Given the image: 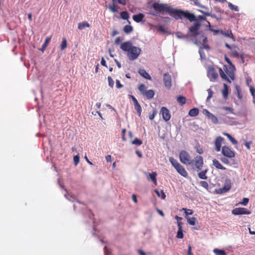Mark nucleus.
Returning a JSON list of instances; mask_svg holds the SVG:
<instances>
[{
	"label": "nucleus",
	"mask_w": 255,
	"mask_h": 255,
	"mask_svg": "<svg viewBox=\"0 0 255 255\" xmlns=\"http://www.w3.org/2000/svg\"><path fill=\"white\" fill-rule=\"evenodd\" d=\"M163 83L164 84V86L166 88L168 89H170L172 84H171V78L170 75L168 73H166L163 75Z\"/></svg>",
	"instance_id": "obj_9"
},
{
	"label": "nucleus",
	"mask_w": 255,
	"mask_h": 255,
	"mask_svg": "<svg viewBox=\"0 0 255 255\" xmlns=\"http://www.w3.org/2000/svg\"><path fill=\"white\" fill-rule=\"evenodd\" d=\"M156 113H157L156 111H154L152 113V114H150V115H149V119L150 120H152L154 118V117H155V115H156Z\"/></svg>",
	"instance_id": "obj_51"
},
{
	"label": "nucleus",
	"mask_w": 255,
	"mask_h": 255,
	"mask_svg": "<svg viewBox=\"0 0 255 255\" xmlns=\"http://www.w3.org/2000/svg\"><path fill=\"white\" fill-rule=\"evenodd\" d=\"M249 201V200L248 198H243V201L241 202V204L246 206L248 203Z\"/></svg>",
	"instance_id": "obj_52"
},
{
	"label": "nucleus",
	"mask_w": 255,
	"mask_h": 255,
	"mask_svg": "<svg viewBox=\"0 0 255 255\" xmlns=\"http://www.w3.org/2000/svg\"><path fill=\"white\" fill-rule=\"evenodd\" d=\"M203 113L209 119H210L213 124H217L218 123V120L217 118L214 116L213 114L210 113L208 110L204 109L203 111Z\"/></svg>",
	"instance_id": "obj_11"
},
{
	"label": "nucleus",
	"mask_w": 255,
	"mask_h": 255,
	"mask_svg": "<svg viewBox=\"0 0 255 255\" xmlns=\"http://www.w3.org/2000/svg\"><path fill=\"white\" fill-rule=\"evenodd\" d=\"M207 74L210 81L213 82L215 81L218 77V74L213 67L208 68Z\"/></svg>",
	"instance_id": "obj_7"
},
{
	"label": "nucleus",
	"mask_w": 255,
	"mask_h": 255,
	"mask_svg": "<svg viewBox=\"0 0 255 255\" xmlns=\"http://www.w3.org/2000/svg\"><path fill=\"white\" fill-rule=\"evenodd\" d=\"M223 134L224 135H226L230 140H231V139L233 138V137L228 133L223 132Z\"/></svg>",
	"instance_id": "obj_60"
},
{
	"label": "nucleus",
	"mask_w": 255,
	"mask_h": 255,
	"mask_svg": "<svg viewBox=\"0 0 255 255\" xmlns=\"http://www.w3.org/2000/svg\"><path fill=\"white\" fill-rule=\"evenodd\" d=\"M131 98L132 100L134 105L138 103V101H137V99L133 96H131Z\"/></svg>",
	"instance_id": "obj_64"
},
{
	"label": "nucleus",
	"mask_w": 255,
	"mask_h": 255,
	"mask_svg": "<svg viewBox=\"0 0 255 255\" xmlns=\"http://www.w3.org/2000/svg\"><path fill=\"white\" fill-rule=\"evenodd\" d=\"M250 92H251L252 96L254 98L255 97V88L251 86L250 87Z\"/></svg>",
	"instance_id": "obj_49"
},
{
	"label": "nucleus",
	"mask_w": 255,
	"mask_h": 255,
	"mask_svg": "<svg viewBox=\"0 0 255 255\" xmlns=\"http://www.w3.org/2000/svg\"><path fill=\"white\" fill-rule=\"evenodd\" d=\"M199 111L198 108H194L191 109L188 113V115L192 117H195L199 114Z\"/></svg>",
	"instance_id": "obj_24"
},
{
	"label": "nucleus",
	"mask_w": 255,
	"mask_h": 255,
	"mask_svg": "<svg viewBox=\"0 0 255 255\" xmlns=\"http://www.w3.org/2000/svg\"><path fill=\"white\" fill-rule=\"evenodd\" d=\"M207 169L202 171L198 173V176L200 178L202 179H206L207 178L206 173L207 172Z\"/></svg>",
	"instance_id": "obj_32"
},
{
	"label": "nucleus",
	"mask_w": 255,
	"mask_h": 255,
	"mask_svg": "<svg viewBox=\"0 0 255 255\" xmlns=\"http://www.w3.org/2000/svg\"><path fill=\"white\" fill-rule=\"evenodd\" d=\"M67 40H66V38L65 37H63L62 38V42L60 44V49L61 50H63L64 49H65L66 47H67Z\"/></svg>",
	"instance_id": "obj_30"
},
{
	"label": "nucleus",
	"mask_w": 255,
	"mask_h": 255,
	"mask_svg": "<svg viewBox=\"0 0 255 255\" xmlns=\"http://www.w3.org/2000/svg\"><path fill=\"white\" fill-rule=\"evenodd\" d=\"M154 94L155 93L153 90H149L144 92L143 96L146 97L148 99H151L153 98Z\"/></svg>",
	"instance_id": "obj_22"
},
{
	"label": "nucleus",
	"mask_w": 255,
	"mask_h": 255,
	"mask_svg": "<svg viewBox=\"0 0 255 255\" xmlns=\"http://www.w3.org/2000/svg\"><path fill=\"white\" fill-rule=\"evenodd\" d=\"M252 141H249V142H246L245 143V146L247 147V148L248 149V150H250L251 147H250V145L252 143Z\"/></svg>",
	"instance_id": "obj_56"
},
{
	"label": "nucleus",
	"mask_w": 255,
	"mask_h": 255,
	"mask_svg": "<svg viewBox=\"0 0 255 255\" xmlns=\"http://www.w3.org/2000/svg\"><path fill=\"white\" fill-rule=\"evenodd\" d=\"M154 192L156 193V195L158 197H160V195H161V199H164L165 198L166 195L163 190H161L160 191H159L158 190L155 189L154 190Z\"/></svg>",
	"instance_id": "obj_31"
},
{
	"label": "nucleus",
	"mask_w": 255,
	"mask_h": 255,
	"mask_svg": "<svg viewBox=\"0 0 255 255\" xmlns=\"http://www.w3.org/2000/svg\"><path fill=\"white\" fill-rule=\"evenodd\" d=\"M200 26V24L198 22H196L189 28V32L191 36L195 37L198 34Z\"/></svg>",
	"instance_id": "obj_13"
},
{
	"label": "nucleus",
	"mask_w": 255,
	"mask_h": 255,
	"mask_svg": "<svg viewBox=\"0 0 255 255\" xmlns=\"http://www.w3.org/2000/svg\"><path fill=\"white\" fill-rule=\"evenodd\" d=\"M182 223L178 222V232L177 233L176 237L179 239H182L183 238V234L182 227Z\"/></svg>",
	"instance_id": "obj_17"
},
{
	"label": "nucleus",
	"mask_w": 255,
	"mask_h": 255,
	"mask_svg": "<svg viewBox=\"0 0 255 255\" xmlns=\"http://www.w3.org/2000/svg\"><path fill=\"white\" fill-rule=\"evenodd\" d=\"M194 164L198 170H201L203 165V158L201 156H197L195 158Z\"/></svg>",
	"instance_id": "obj_15"
},
{
	"label": "nucleus",
	"mask_w": 255,
	"mask_h": 255,
	"mask_svg": "<svg viewBox=\"0 0 255 255\" xmlns=\"http://www.w3.org/2000/svg\"><path fill=\"white\" fill-rule=\"evenodd\" d=\"M180 161L186 165H191L193 163V160L189 154L185 150H181L179 153Z\"/></svg>",
	"instance_id": "obj_5"
},
{
	"label": "nucleus",
	"mask_w": 255,
	"mask_h": 255,
	"mask_svg": "<svg viewBox=\"0 0 255 255\" xmlns=\"http://www.w3.org/2000/svg\"><path fill=\"white\" fill-rule=\"evenodd\" d=\"M90 24L87 21H83L80 22L78 25V28L80 30H82L85 27H89Z\"/></svg>",
	"instance_id": "obj_25"
},
{
	"label": "nucleus",
	"mask_w": 255,
	"mask_h": 255,
	"mask_svg": "<svg viewBox=\"0 0 255 255\" xmlns=\"http://www.w3.org/2000/svg\"><path fill=\"white\" fill-rule=\"evenodd\" d=\"M202 37L203 38V43H202L203 48H205L207 50H209L210 49L209 46L208 44H206V43L207 41V38L206 37H204V36H202Z\"/></svg>",
	"instance_id": "obj_33"
},
{
	"label": "nucleus",
	"mask_w": 255,
	"mask_h": 255,
	"mask_svg": "<svg viewBox=\"0 0 255 255\" xmlns=\"http://www.w3.org/2000/svg\"><path fill=\"white\" fill-rule=\"evenodd\" d=\"M156 175L157 174L155 172H152V173H148L147 175L148 179L151 180L155 185L157 184Z\"/></svg>",
	"instance_id": "obj_20"
},
{
	"label": "nucleus",
	"mask_w": 255,
	"mask_h": 255,
	"mask_svg": "<svg viewBox=\"0 0 255 255\" xmlns=\"http://www.w3.org/2000/svg\"><path fill=\"white\" fill-rule=\"evenodd\" d=\"M160 113L162 114V118L166 122L168 121L171 118L169 111L165 107H162Z\"/></svg>",
	"instance_id": "obj_12"
},
{
	"label": "nucleus",
	"mask_w": 255,
	"mask_h": 255,
	"mask_svg": "<svg viewBox=\"0 0 255 255\" xmlns=\"http://www.w3.org/2000/svg\"><path fill=\"white\" fill-rule=\"evenodd\" d=\"M144 15L143 14L140 13L137 14L133 15L132 16L133 19L136 22H140L142 21Z\"/></svg>",
	"instance_id": "obj_21"
},
{
	"label": "nucleus",
	"mask_w": 255,
	"mask_h": 255,
	"mask_svg": "<svg viewBox=\"0 0 255 255\" xmlns=\"http://www.w3.org/2000/svg\"><path fill=\"white\" fill-rule=\"evenodd\" d=\"M134 109L137 111V113L138 116H140L142 109H141V107L140 106V105L139 104V103H138L134 105Z\"/></svg>",
	"instance_id": "obj_34"
},
{
	"label": "nucleus",
	"mask_w": 255,
	"mask_h": 255,
	"mask_svg": "<svg viewBox=\"0 0 255 255\" xmlns=\"http://www.w3.org/2000/svg\"><path fill=\"white\" fill-rule=\"evenodd\" d=\"M118 3L125 5L127 4L126 0H118L117 1Z\"/></svg>",
	"instance_id": "obj_55"
},
{
	"label": "nucleus",
	"mask_w": 255,
	"mask_h": 255,
	"mask_svg": "<svg viewBox=\"0 0 255 255\" xmlns=\"http://www.w3.org/2000/svg\"><path fill=\"white\" fill-rule=\"evenodd\" d=\"M169 15L176 20L182 19L185 18L190 22L195 21L196 17L194 14L190 13L188 11H184L181 9H174L170 7L168 11Z\"/></svg>",
	"instance_id": "obj_3"
},
{
	"label": "nucleus",
	"mask_w": 255,
	"mask_h": 255,
	"mask_svg": "<svg viewBox=\"0 0 255 255\" xmlns=\"http://www.w3.org/2000/svg\"><path fill=\"white\" fill-rule=\"evenodd\" d=\"M157 30L158 31L162 32V33H166V32H167V30H166L165 27L161 25H159L157 27Z\"/></svg>",
	"instance_id": "obj_45"
},
{
	"label": "nucleus",
	"mask_w": 255,
	"mask_h": 255,
	"mask_svg": "<svg viewBox=\"0 0 255 255\" xmlns=\"http://www.w3.org/2000/svg\"><path fill=\"white\" fill-rule=\"evenodd\" d=\"M131 143L132 144H134V145L139 146L142 144V141L141 139H138L137 138H135L134 140L131 141Z\"/></svg>",
	"instance_id": "obj_36"
},
{
	"label": "nucleus",
	"mask_w": 255,
	"mask_h": 255,
	"mask_svg": "<svg viewBox=\"0 0 255 255\" xmlns=\"http://www.w3.org/2000/svg\"><path fill=\"white\" fill-rule=\"evenodd\" d=\"M182 210L184 211V213L186 215V216H187L189 215H192L193 213V211L191 209H187L186 208H182Z\"/></svg>",
	"instance_id": "obj_42"
},
{
	"label": "nucleus",
	"mask_w": 255,
	"mask_h": 255,
	"mask_svg": "<svg viewBox=\"0 0 255 255\" xmlns=\"http://www.w3.org/2000/svg\"><path fill=\"white\" fill-rule=\"evenodd\" d=\"M177 102L181 105L185 104L186 102V98L183 96H180L177 98Z\"/></svg>",
	"instance_id": "obj_27"
},
{
	"label": "nucleus",
	"mask_w": 255,
	"mask_h": 255,
	"mask_svg": "<svg viewBox=\"0 0 255 255\" xmlns=\"http://www.w3.org/2000/svg\"><path fill=\"white\" fill-rule=\"evenodd\" d=\"M187 254L188 255H193V254L191 252V246L190 245H188Z\"/></svg>",
	"instance_id": "obj_58"
},
{
	"label": "nucleus",
	"mask_w": 255,
	"mask_h": 255,
	"mask_svg": "<svg viewBox=\"0 0 255 255\" xmlns=\"http://www.w3.org/2000/svg\"><path fill=\"white\" fill-rule=\"evenodd\" d=\"M223 134L224 135H226L230 140H231V139L233 138V137L228 133L223 132Z\"/></svg>",
	"instance_id": "obj_62"
},
{
	"label": "nucleus",
	"mask_w": 255,
	"mask_h": 255,
	"mask_svg": "<svg viewBox=\"0 0 255 255\" xmlns=\"http://www.w3.org/2000/svg\"><path fill=\"white\" fill-rule=\"evenodd\" d=\"M132 30V26L128 25H126L124 27V31L126 33H129Z\"/></svg>",
	"instance_id": "obj_39"
},
{
	"label": "nucleus",
	"mask_w": 255,
	"mask_h": 255,
	"mask_svg": "<svg viewBox=\"0 0 255 255\" xmlns=\"http://www.w3.org/2000/svg\"><path fill=\"white\" fill-rule=\"evenodd\" d=\"M132 199L133 200V201L135 203H137V200L136 199V196L135 194H133L132 195Z\"/></svg>",
	"instance_id": "obj_63"
},
{
	"label": "nucleus",
	"mask_w": 255,
	"mask_h": 255,
	"mask_svg": "<svg viewBox=\"0 0 255 255\" xmlns=\"http://www.w3.org/2000/svg\"><path fill=\"white\" fill-rule=\"evenodd\" d=\"M222 153L225 156L229 158L235 157V153L234 151L232 150L229 147L224 146L222 148Z\"/></svg>",
	"instance_id": "obj_8"
},
{
	"label": "nucleus",
	"mask_w": 255,
	"mask_h": 255,
	"mask_svg": "<svg viewBox=\"0 0 255 255\" xmlns=\"http://www.w3.org/2000/svg\"><path fill=\"white\" fill-rule=\"evenodd\" d=\"M225 59L226 61L229 64V66L224 65L223 69L219 68V74L222 79L229 83H231L232 81H234L235 79V71L236 68L228 57L226 56Z\"/></svg>",
	"instance_id": "obj_1"
},
{
	"label": "nucleus",
	"mask_w": 255,
	"mask_h": 255,
	"mask_svg": "<svg viewBox=\"0 0 255 255\" xmlns=\"http://www.w3.org/2000/svg\"><path fill=\"white\" fill-rule=\"evenodd\" d=\"M207 92H208V96L207 98V100L208 101V100H209L213 97V93L212 90L211 89H208Z\"/></svg>",
	"instance_id": "obj_46"
},
{
	"label": "nucleus",
	"mask_w": 255,
	"mask_h": 255,
	"mask_svg": "<svg viewBox=\"0 0 255 255\" xmlns=\"http://www.w3.org/2000/svg\"><path fill=\"white\" fill-rule=\"evenodd\" d=\"M138 90L141 93V94L143 95V94H144V92H145L146 91V87L145 85L143 84H141L138 87Z\"/></svg>",
	"instance_id": "obj_37"
},
{
	"label": "nucleus",
	"mask_w": 255,
	"mask_h": 255,
	"mask_svg": "<svg viewBox=\"0 0 255 255\" xmlns=\"http://www.w3.org/2000/svg\"><path fill=\"white\" fill-rule=\"evenodd\" d=\"M116 83L117 88L120 89L123 87V85L120 83V81L119 80H116Z\"/></svg>",
	"instance_id": "obj_50"
},
{
	"label": "nucleus",
	"mask_w": 255,
	"mask_h": 255,
	"mask_svg": "<svg viewBox=\"0 0 255 255\" xmlns=\"http://www.w3.org/2000/svg\"><path fill=\"white\" fill-rule=\"evenodd\" d=\"M228 6L232 10L238 11L239 10L237 6L233 5L232 3L230 2L228 3Z\"/></svg>",
	"instance_id": "obj_40"
},
{
	"label": "nucleus",
	"mask_w": 255,
	"mask_h": 255,
	"mask_svg": "<svg viewBox=\"0 0 255 255\" xmlns=\"http://www.w3.org/2000/svg\"><path fill=\"white\" fill-rule=\"evenodd\" d=\"M73 159L75 165H77L79 162L80 157L78 155H76L74 156Z\"/></svg>",
	"instance_id": "obj_47"
},
{
	"label": "nucleus",
	"mask_w": 255,
	"mask_h": 255,
	"mask_svg": "<svg viewBox=\"0 0 255 255\" xmlns=\"http://www.w3.org/2000/svg\"><path fill=\"white\" fill-rule=\"evenodd\" d=\"M138 73L144 78L150 80H151V76L144 69H139L138 70Z\"/></svg>",
	"instance_id": "obj_19"
},
{
	"label": "nucleus",
	"mask_w": 255,
	"mask_h": 255,
	"mask_svg": "<svg viewBox=\"0 0 255 255\" xmlns=\"http://www.w3.org/2000/svg\"><path fill=\"white\" fill-rule=\"evenodd\" d=\"M232 213L235 215H249L250 212L245 208H236L232 211Z\"/></svg>",
	"instance_id": "obj_10"
},
{
	"label": "nucleus",
	"mask_w": 255,
	"mask_h": 255,
	"mask_svg": "<svg viewBox=\"0 0 255 255\" xmlns=\"http://www.w3.org/2000/svg\"><path fill=\"white\" fill-rule=\"evenodd\" d=\"M223 134L224 135H226L230 140H231V139L233 138V137L228 133L223 132Z\"/></svg>",
	"instance_id": "obj_61"
},
{
	"label": "nucleus",
	"mask_w": 255,
	"mask_h": 255,
	"mask_svg": "<svg viewBox=\"0 0 255 255\" xmlns=\"http://www.w3.org/2000/svg\"><path fill=\"white\" fill-rule=\"evenodd\" d=\"M222 110L226 111L227 112V114L228 113H231L234 114V109L232 107H223L221 108Z\"/></svg>",
	"instance_id": "obj_38"
},
{
	"label": "nucleus",
	"mask_w": 255,
	"mask_h": 255,
	"mask_svg": "<svg viewBox=\"0 0 255 255\" xmlns=\"http://www.w3.org/2000/svg\"><path fill=\"white\" fill-rule=\"evenodd\" d=\"M213 253L216 255H227V253L224 250L218 249H214L213 250Z\"/></svg>",
	"instance_id": "obj_28"
},
{
	"label": "nucleus",
	"mask_w": 255,
	"mask_h": 255,
	"mask_svg": "<svg viewBox=\"0 0 255 255\" xmlns=\"http://www.w3.org/2000/svg\"><path fill=\"white\" fill-rule=\"evenodd\" d=\"M120 15L122 18L124 20H128L129 18V14L127 11H122L121 12Z\"/></svg>",
	"instance_id": "obj_35"
},
{
	"label": "nucleus",
	"mask_w": 255,
	"mask_h": 255,
	"mask_svg": "<svg viewBox=\"0 0 255 255\" xmlns=\"http://www.w3.org/2000/svg\"><path fill=\"white\" fill-rule=\"evenodd\" d=\"M224 141V138L220 136H217L215 140V149L217 151L221 150V145Z\"/></svg>",
	"instance_id": "obj_16"
},
{
	"label": "nucleus",
	"mask_w": 255,
	"mask_h": 255,
	"mask_svg": "<svg viewBox=\"0 0 255 255\" xmlns=\"http://www.w3.org/2000/svg\"><path fill=\"white\" fill-rule=\"evenodd\" d=\"M223 134L224 135H226L230 140H231V139L233 138V137L228 133L223 132Z\"/></svg>",
	"instance_id": "obj_59"
},
{
	"label": "nucleus",
	"mask_w": 255,
	"mask_h": 255,
	"mask_svg": "<svg viewBox=\"0 0 255 255\" xmlns=\"http://www.w3.org/2000/svg\"><path fill=\"white\" fill-rule=\"evenodd\" d=\"M169 160L172 165L176 169L177 172L179 174L184 177H187L188 173L182 165L178 162L173 157H170Z\"/></svg>",
	"instance_id": "obj_4"
},
{
	"label": "nucleus",
	"mask_w": 255,
	"mask_h": 255,
	"mask_svg": "<svg viewBox=\"0 0 255 255\" xmlns=\"http://www.w3.org/2000/svg\"><path fill=\"white\" fill-rule=\"evenodd\" d=\"M176 35L178 38H187L188 37V35L183 34L180 32H177Z\"/></svg>",
	"instance_id": "obj_41"
},
{
	"label": "nucleus",
	"mask_w": 255,
	"mask_h": 255,
	"mask_svg": "<svg viewBox=\"0 0 255 255\" xmlns=\"http://www.w3.org/2000/svg\"><path fill=\"white\" fill-rule=\"evenodd\" d=\"M231 188V183L230 181H226L222 188H219L217 191L218 194H222L228 192Z\"/></svg>",
	"instance_id": "obj_14"
},
{
	"label": "nucleus",
	"mask_w": 255,
	"mask_h": 255,
	"mask_svg": "<svg viewBox=\"0 0 255 255\" xmlns=\"http://www.w3.org/2000/svg\"><path fill=\"white\" fill-rule=\"evenodd\" d=\"M223 97L226 99L228 97V86L226 84H224V89L222 90Z\"/></svg>",
	"instance_id": "obj_26"
},
{
	"label": "nucleus",
	"mask_w": 255,
	"mask_h": 255,
	"mask_svg": "<svg viewBox=\"0 0 255 255\" xmlns=\"http://www.w3.org/2000/svg\"><path fill=\"white\" fill-rule=\"evenodd\" d=\"M213 165L217 169L225 170L226 168L224 167L220 162L217 159H214L213 160Z\"/></svg>",
	"instance_id": "obj_23"
},
{
	"label": "nucleus",
	"mask_w": 255,
	"mask_h": 255,
	"mask_svg": "<svg viewBox=\"0 0 255 255\" xmlns=\"http://www.w3.org/2000/svg\"><path fill=\"white\" fill-rule=\"evenodd\" d=\"M113 4L112 5H110L108 6V8L109 9L113 12H118V9H119L120 7L117 4V1H112Z\"/></svg>",
	"instance_id": "obj_18"
},
{
	"label": "nucleus",
	"mask_w": 255,
	"mask_h": 255,
	"mask_svg": "<svg viewBox=\"0 0 255 255\" xmlns=\"http://www.w3.org/2000/svg\"><path fill=\"white\" fill-rule=\"evenodd\" d=\"M101 64L102 66L107 67L106 62L103 57L102 58Z\"/></svg>",
	"instance_id": "obj_57"
},
{
	"label": "nucleus",
	"mask_w": 255,
	"mask_h": 255,
	"mask_svg": "<svg viewBox=\"0 0 255 255\" xmlns=\"http://www.w3.org/2000/svg\"><path fill=\"white\" fill-rule=\"evenodd\" d=\"M122 40V39L120 37H118L115 39V42L116 44L118 45L121 42Z\"/></svg>",
	"instance_id": "obj_54"
},
{
	"label": "nucleus",
	"mask_w": 255,
	"mask_h": 255,
	"mask_svg": "<svg viewBox=\"0 0 255 255\" xmlns=\"http://www.w3.org/2000/svg\"><path fill=\"white\" fill-rule=\"evenodd\" d=\"M152 6L154 10L158 13H163L164 12L168 13L170 8V6H168L166 4L156 2L152 3Z\"/></svg>",
	"instance_id": "obj_6"
},
{
	"label": "nucleus",
	"mask_w": 255,
	"mask_h": 255,
	"mask_svg": "<svg viewBox=\"0 0 255 255\" xmlns=\"http://www.w3.org/2000/svg\"><path fill=\"white\" fill-rule=\"evenodd\" d=\"M189 224L194 226L195 225L196 218L194 217L190 218L188 216H185Z\"/></svg>",
	"instance_id": "obj_29"
},
{
	"label": "nucleus",
	"mask_w": 255,
	"mask_h": 255,
	"mask_svg": "<svg viewBox=\"0 0 255 255\" xmlns=\"http://www.w3.org/2000/svg\"><path fill=\"white\" fill-rule=\"evenodd\" d=\"M108 80L109 86L111 88H113L114 85V81L113 80V79L111 78V77L109 76L108 77Z\"/></svg>",
	"instance_id": "obj_43"
},
{
	"label": "nucleus",
	"mask_w": 255,
	"mask_h": 255,
	"mask_svg": "<svg viewBox=\"0 0 255 255\" xmlns=\"http://www.w3.org/2000/svg\"><path fill=\"white\" fill-rule=\"evenodd\" d=\"M200 184L203 187L206 189H208L209 185L206 181H202L200 182Z\"/></svg>",
	"instance_id": "obj_48"
},
{
	"label": "nucleus",
	"mask_w": 255,
	"mask_h": 255,
	"mask_svg": "<svg viewBox=\"0 0 255 255\" xmlns=\"http://www.w3.org/2000/svg\"><path fill=\"white\" fill-rule=\"evenodd\" d=\"M52 37L51 36H48L47 37L45 40V41L44 43L43 44V47H47L48 44H49V42L50 41Z\"/></svg>",
	"instance_id": "obj_44"
},
{
	"label": "nucleus",
	"mask_w": 255,
	"mask_h": 255,
	"mask_svg": "<svg viewBox=\"0 0 255 255\" xmlns=\"http://www.w3.org/2000/svg\"><path fill=\"white\" fill-rule=\"evenodd\" d=\"M126 133V129L125 128H123L122 129V139L124 141L126 140V138L125 137Z\"/></svg>",
	"instance_id": "obj_53"
},
{
	"label": "nucleus",
	"mask_w": 255,
	"mask_h": 255,
	"mask_svg": "<svg viewBox=\"0 0 255 255\" xmlns=\"http://www.w3.org/2000/svg\"><path fill=\"white\" fill-rule=\"evenodd\" d=\"M120 47L123 51L127 52V57L130 61L136 59L141 51L140 48L133 46L130 41L123 42Z\"/></svg>",
	"instance_id": "obj_2"
}]
</instances>
